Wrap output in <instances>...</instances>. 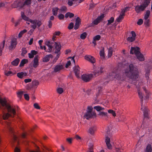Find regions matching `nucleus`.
<instances>
[{
  "label": "nucleus",
  "mask_w": 152,
  "mask_h": 152,
  "mask_svg": "<svg viewBox=\"0 0 152 152\" xmlns=\"http://www.w3.org/2000/svg\"><path fill=\"white\" fill-rule=\"evenodd\" d=\"M93 77L92 74H83L82 75V79L84 81L87 82L89 81Z\"/></svg>",
  "instance_id": "14"
},
{
  "label": "nucleus",
  "mask_w": 152,
  "mask_h": 152,
  "mask_svg": "<svg viewBox=\"0 0 152 152\" xmlns=\"http://www.w3.org/2000/svg\"><path fill=\"white\" fill-rule=\"evenodd\" d=\"M143 89L145 93V96L144 98V99L146 100L147 99H148L149 98V92L147 90H146L144 88H143Z\"/></svg>",
  "instance_id": "35"
},
{
  "label": "nucleus",
  "mask_w": 152,
  "mask_h": 152,
  "mask_svg": "<svg viewBox=\"0 0 152 152\" xmlns=\"http://www.w3.org/2000/svg\"><path fill=\"white\" fill-rule=\"evenodd\" d=\"M150 1L151 0H143L142 2L149 5L150 3Z\"/></svg>",
  "instance_id": "64"
},
{
  "label": "nucleus",
  "mask_w": 152,
  "mask_h": 152,
  "mask_svg": "<svg viewBox=\"0 0 152 152\" xmlns=\"http://www.w3.org/2000/svg\"><path fill=\"white\" fill-rule=\"evenodd\" d=\"M88 152H94L93 151V145L91 143L88 144Z\"/></svg>",
  "instance_id": "27"
},
{
  "label": "nucleus",
  "mask_w": 152,
  "mask_h": 152,
  "mask_svg": "<svg viewBox=\"0 0 152 152\" xmlns=\"http://www.w3.org/2000/svg\"><path fill=\"white\" fill-rule=\"evenodd\" d=\"M123 149L120 148H115V150L116 152H122L121 150H123Z\"/></svg>",
  "instance_id": "56"
},
{
  "label": "nucleus",
  "mask_w": 152,
  "mask_h": 152,
  "mask_svg": "<svg viewBox=\"0 0 152 152\" xmlns=\"http://www.w3.org/2000/svg\"><path fill=\"white\" fill-rule=\"evenodd\" d=\"M39 64V56L38 55H37L34 58L33 61V66L34 68H36L38 66Z\"/></svg>",
  "instance_id": "17"
},
{
  "label": "nucleus",
  "mask_w": 152,
  "mask_h": 152,
  "mask_svg": "<svg viewBox=\"0 0 152 152\" xmlns=\"http://www.w3.org/2000/svg\"><path fill=\"white\" fill-rule=\"evenodd\" d=\"M80 24V19L79 17H77L75 20V23L74 26V29L75 30L78 29Z\"/></svg>",
  "instance_id": "22"
},
{
  "label": "nucleus",
  "mask_w": 152,
  "mask_h": 152,
  "mask_svg": "<svg viewBox=\"0 0 152 152\" xmlns=\"http://www.w3.org/2000/svg\"><path fill=\"white\" fill-rule=\"evenodd\" d=\"M0 103L4 107L7 109L8 112L3 114V118L5 120L7 119L10 117H13L15 114V110L7 103L5 100L0 98Z\"/></svg>",
  "instance_id": "2"
},
{
  "label": "nucleus",
  "mask_w": 152,
  "mask_h": 152,
  "mask_svg": "<svg viewBox=\"0 0 152 152\" xmlns=\"http://www.w3.org/2000/svg\"><path fill=\"white\" fill-rule=\"evenodd\" d=\"M64 67L62 65H56L54 68V71L55 72H59L61 70L63 69Z\"/></svg>",
  "instance_id": "21"
},
{
  "label": "nucleus",
  "mask_w": 152,
  "mask_h": 152,
  "mask_svg": "<svg viewBox=\"0 0 152 152\" xmlns=\"http://www.w3.org/2000/svg\"><path fill=\"white\" fill-rule=\"evenodd\" d=\"M112 136L110 130L109 128H107L106 129L105 136V142L107 148L109 149H112V147L110 143V138Z\"/></svg>",
  "instance_id": "5"
},
{
  "label": "nucleus",
  "mask_w": 152,
  "mask_h": 152,
  "mask_svg": "<svg viewBox=\"0 0 152 152\" xmlns=\"http://www.w3.org/2000/svg\"><path fill=\"white\" fill-rule=\"evenodd\" d=\"M101 38V36L99 35H97L95 36L93 39H94L95 40H99Z\"/></svg>",
  "instance_id": "51"
},
{
  "label": "nucleus",
  "mask_w": 152,
  "mask_h": 152,
  "mask_svg": "<svg viewBox=\"0 0 152 152\" xmlns=\"http://www.w3.org/2000/svg\"><path fill=\"white\" fill-rule=\"evenodd\" d=\"M113 54V49L112 47H110L109 50H108V58H110V57L112 56V55Z\"/></svg>",
  "instance_id": "34"
},
{
  "label": "nucleus",
  "mask_w": 152,
  "mask_h": 152,
  "mask_svg": "<svg viewBox=\"0 0 152 152\" xmlns=\"http://www.w3.org/2000/svg\"><path fill=\"white\" fill-rule=\"evenodd\" d=\"M87 35V33L85 32H84L80 35V38L81 39H84L86 38Z\"/></svg>",
  "instance_id": "41"
},
{
  "label": "nucleus",
  "mask_w": 152,
  "mask_h": 152,
  "mask_svg": "<svg viewBox=\"0 0 152 152\" xmlns=\"http://www.w3.org/2000/svg\"><path fill=\"white\" fill-rule=\"evenodd\" d=\"M4 74H5L7 76H10L11 75H12V72L10 71H9L8 72H7L6 71H4Z\"/></svg>",
  "instance_id": "50"
},
{
  "label": "nucleus",
  "mask_w": 152,
  "mask_h": 152,
  "mask_svg": "<svg viewBox=\"0 0 152 152\" xmlns=\"http://www.w3.org/2000/svg\"><path fill=\"white\" fill-rule=\"evenodd\" d=\"M37 54V52L35 50H32L30 53H28V57L30 58H33L34 56Z\"/></svg>",
  "instance_id": "25"
},
{
  "label": "nucleus",
  "mask_w": 152,
  "mask_h": 152,
  "mask_svg": "<svg viewBox=\"0 0 152 152\" xmlns=\"http://www.w3.org/2000/svg\"><path fill=\"white\" fill-rule=\"evenodd\" d=\"M23 94V91H20L17 93V96L18 98L20 99Z\"/></svg>",
  "instance_id": "46"
},
{
  "label": "nucleus",
  "mask_w": 152,
  "mask_h": 152,
  "mask_svg": "<svg viewBox=\"0 0 152 152\" xmlns=\"http://www.w3.org/2000/svg\"><path fill=\"white\" fill-rule=\"evenodd\" d=\"M140 48L139 47H132L130 50V53L131 54L134 53L139 60L141 61H143L144 60V58L143 55L140 52Z\"/></svg>",
  "instance_id": "4"
},
{
  "label": "nucleus",
  "mask_w": 152,
  "mask_h": 152,
  "mask_svg": "<svg viewBox=\"0 0 152 152\" xmlns=\"http://www.w3.org/2000/svg\"><path fill=\"white\" fill-rule=\"evenodd\" d=\"M125 15V11H122L120 15L117 18L116 20L118 22H120L123 19L124 16Z\"/></svg>",
  "instance_id": "24"
},
{
  "label": "nucleus",
  "mask_w": 152,
  "mask_h": 152,
  "mask_svg": "<svg viewBox=\"0 0 152 152\" xmlns=\"http://www.w3.org/2000/svg\"><path fill=\"white\" fill-rule=\"evenodd\" d=\"M108 113L111 114L113 115L114 116H115L116 115V114L114 111L112 110H108Z\"/></svg>",
  "instance_id": "48"
},
{
  "label": "nucleus",
  "mask_w": 152,
  "mask_h": 152,
  "mask_svg": "<svg viewBox=\"0 0 152 152\" xmlns=\"http://www.w3.org/2000/svg\"><path fill=\"white\" fill-rule=\"evenodd\" d=\"M28 62V60L26 59H23L20 62V66H24V64Z\"/></svg>",
  "instance_id": "37"
},
{
  "label": "nucleus",
  "mask_w": 152,
  "mask_h": 152,
  "mask_svg": "<svg viewBox=\"0 0 152 152\" xmlns=\"http://www.w3.org/2000/svg\"><path fill=\"white\" fill-rule=\"evenodd\" d=\"M137 91L138 96L139 98L140 99L141 106V110L143 111V114L144 117H147L148 114V110L147 108H146L143 105V101L144 95L138 89Z\"/></svg>",
  "instance_id": "6"
},
{
  "label": "nucleus",
  "mask_w": 152,
  "mask_h": 152,
  "mask_svg": "<svg viewBox=\"0 0 152 152\" xmlns=\"http://www.w3.org/2000/svg\"><path fill=\"white\" fill-rule=\"evenodd\" d=\"M24 6L23 0H16L12 5V8H21Z\"/></svg>",
  "instance_id": "11"
},
{
  "label": "nucleus",
  "mask_w": 152,
  "mask_h": 152,
  "mask_svg": "<svg viewBox=\"0 0 152 152\" xmlns=\"http://www.w3.org/2000/svg\"><path fill=\"white\" fill-rule=\"evenodd\" d=\"M96 130V126H91L89 129L88 132L91 135L94 134V132Z\"/></svg>",
  "instance_id": "18"
},
{
  "label": "nucleus",
  "mask_w": 152,
  "mask_h": 152,
  "mask_svg": "<svg viewBox=\"0 0 152 152\" xmlns=\"http://www.w3.org/2000/svg\"><path fill=\"white\" fill-rule=\"evenodd\" d=\"M27 52V50L25 48H22V54L23 55H24Z\"/></svg>",
  "instance_id": "59"
},
{
  "label": "nucleus",
  "mask_w": 152,
  "mask_h": 152,
  "mask_svg": "<svg viewBox=\"0 0 152 152\" xmlns=\"http://www.w3.org/2000/svg\"><path fill=\"white\" fill-rule=\"evenodd\" d=\"M58 10H59V9L58 7H53L52 10L53 15L56 16L57 15Z\"/></svg>",
  "instance_id": "29"
},
{
  "label": "nucleus",
  "mask_w": 152,
  "mask_h": 152,
  "mask_svg": "<svg viewBox=\"0 0 152 152\" xmlns=\"http://www.w3.org/2000/svg\"><path fill=\"white\" fill-rule=\"evenodd\" d=\"M150 14V12L149 10H148L145 13L144 15V19L145 20L148 19Z\"/></svg>",
  "instance_id": "31"
},
{
  "label": "nucleus",
  "mask_w": 152,
  "mask_h": 152,
  "mask_svg": "<svg viewBox=\"0 0 152 152\" xmlns=\"http://www.w3.org/2000/svg\"><path fill=\"white\" fill-rule=\"evenodd\" d=\"M132 36L129 37L127 39V41L129 42H132L134 41L135 39L136 34L134 31H132L131 32Z\"/></svg>",
  "instance_id": "16"
},
{
  "label": "nucleus",
  "mask_w": 152,
  "mask_h": 152,
  "mask_svg": "<svg viewBox=\"0 0 152 152\" xmlns=\"http://www.w3.org/2000/svg\"><path fill=\"white\" fill-rule=\"evenodd\" d=\"M76 76L77 77H79L80 73V68L78 66H75L73 67Z\"/></svg>",
  "instance_id": "19"
},
{
  "label": "nucleus",
  "mask_w": 152,
  "mask_h": 152,
  "mask_svg": "<svg viewBox=\"0 0 152 152\" xmlns=\"http://www.w3.org/2000/svg\"><path fill=\"white\" fill-rule=\"evenodd\" d=\"M104 67L102 66L98 67L94 71L93 75L96 76L100 75L104 72Z\"/></svg>",
  "instance_id": "13"
},
{
  "label": "nucleus",
  "mask_w": 152,
  "mask_h": 152,
  "mask_svg": "<svg viewBox=\"0 0 152 152\" xmlns=\"http://www.w3.org/2000/svg\"><path fill=\"white\" fill-rule=\"evenodd\" d=\"M67 11L66 7L65 6H62L59 9V12L61 13H65Z\"/></svg>",
  "instance_id": "28"
},
{
  "label": "nucleus",
  "mask_w": 152,
  "mask_h": 152,
  "mask_svg": "<svg viewBox=\"0 0 152 152\" xmlns=\"http://www.w3.org/2000/svg\"><path fill=\"white\" fill-rule=\"evenodd\" d=\"M73 27L74 23H71L69 24L68 26V28L69 29H71L73 28Z\"/></svg>",
  "instance_id": "54"
},
{
  "label": "nucleus",
  "mask_w": 152,
  "mask_h": 152,
  "mask_svg": "<svg viewBox=\"0 0 152 152\" xmlns=\"http://www.w3.org/2000/svg\"><path fill=\"white\" fill-rule=\"evenodd\" d=\"M27 31V30L26 29H24L20 31L18 34V36L20 38L22 35Z\"/></svg>",
  "instance_id": "39"
},
{
  "label": "nucleus",
  "mask_w": 152,
  "mask_h": 152,
  "mask_svg": "<svg viewBox=\"0 0 152 152\" xmlns=\"http://www.w3.org/2000/svg\"><path fill=\"white\" fill-rule=\"evenodd\" d=\"M100 22L99 20L96 18L95 20H94L92 23H91L90 25V26H93L94 25H96L98 24Z\"/></svg>",
  "instance_id": "33"
},
{
  "label": "nucleus",
  "mask_w": 152,
  "mask_h": 152,
  "mask_svg": "<svg viewBox=\"0 0 152 152\" xmlns=\"http://www.w3.org/2000/svg\"><path fill=\"white\" fill-rule=\"evenodd\" d=\"M6 4L7 3L6 2H1L0 3V8L4 7Z\"/></svg>",
  "instance_id": "58"
},
{
  "label": "nucleus",
  "mask_w": 152,
  "mask_h": 152,
  "mask_svg": "<svg viewBox=\"0 0 152 152\" xmlns=\"http://www.w3.org/2000/svg\"><path fill=\"white\" fill-rule=\"evenodd\" d=\"M58 17L59 20H61L64 19V16L63 14L60 13L58 15Z\"/></svg>",
  "instance_id": "47"
},
{
  "label": "nucleus",
  "mask_w": 152,
  "mask_h": 152,
  "mask_svg": "<svg viewBox=\"0 0 152 152\" xmlns=\"http://www.w3.org/2000/svg\"><path fill=\"white\" fill-rule=\"evenodd\" d=\"M31 79H26L24 80V82L25 83H27L31 81Z\"/></svg>",
  "instance_id": "63"
},
{
  "label": "nucleus",
  "mask_w": 152,
  "mask_h": 152,
  "mask_svg": "<svg viewBox=\"0 0 152 152\" xmlns=\"http://www.w3.org/2000/svg\"><path fill=\"white\" fill-rule=\"evenodd\" d=\"M56 36H57V35H56V34H55V33L53 34V37H52V40L51 41H48V42H49L48 44H49V45H51L52 43H55L57 44H58L59 43L60 45H61L60 42H55V41L56 40L55 38L56 37Z\"/></svg>",
  "instance_id": "23"
},
{
  "label": "nucleus",
  "mask_w": 152,
  "mask_h": 152,
  "mask_svg": "<svg viewBox=\"0 0 152 152\" xmlns=\"http://www.w3.org/2000/svg\"><path fill=\"white\" fill-rule=\"evenodd\" d=\"M20 61V60L18 58H16L11 62L12 65L15 66H17L18 64Z\"/></svg>",
  "instance_id": "30"
},
{
  "label": "nucleus",
  "mask_w": 152,
  "mask_h": 152,
  "mask_svg": "<svg viewBox=\"0 0 152 152\" xmlns=\"http://www.w3.org/2000/svg\"><path fill=\"white\" fill-rule=\"evenodd\" d=\"M145 20L144 21V24L146 25L147 26H148L149 25V19H147L146 20Z\"/></svg>",
  "instance_id": "61"
},
{
  "label": "nucleus",
  "mask_w": 152,
  "mask_h": 152,
  "mask_svg": "<svg viewBox=\"0 0 152 152\" xmlns=\"http://www.w3.org/2000/svg\"><path fill=\"white\" fill-rule=\"evenodd\" d=\"M148 5V4L142 1L141 5H138L135 7V11L137 13H141L143 11Z\"/></svg>",
  "instance_id": "9"
},
{
  "label": "nucleus",
  "mask_w": 152,
  "mask_h": 152,
  "mask_svg": "<svg viewBox=\"0 0 152 152\" xmlns=\"http://www.w3.org/2000/svg\"><path fill=\"white\" fill-rule=\"evenodd\" d=\"M17 44V39L13 37L8 40L6 45L8 47L10 50H12L15 49Z\"/></svg>",
  "instance_id": "7"
},
{
  "label": "nucleus",
  "mask_w": 152,
  "mask_h": 152,
  "mask_svg": "<svg viewBox=\"0 0 152 152\" xmlns=\"http://www.w3.org/2000/svg\"><path fill=\"white\" fill-rule=\"evenodd\" d=\"M5 44V41L4 40L3 42L0 44V56L2 54V52L3 49L4 47Z\"/></svg>",
  "instance_id": "32"
},
{
  "label": "nucleus",
  "mask_w": 152,
  "mask_h": 152,
  "mask_svg": "<svg viewBox=\"0 0 152 152\" xmlns=\"http://www.w3.org/2000/svg\"><path fill=\"white\" fill-rule=\"evenodd\" d=\"M114 18L113 17H111L109 20H107L108 23L107 24V25L108 26L113 23L114 21Z\"/></svg>",
  "instance_id": "40"
},
{
  "label": "nucleus",
  "mask_w": 152,
  "mask_h": 152,
  "mask_svg": "<svg viewBox=\"0 0 152 152\" xmlns=\"http://www.w3.org/2000/svg\"><path fill=\"white\" fill-rule=\"evenodd\" d=\"M104 14H102L100 16H98L97 18L100 22L104 18Z\"/></svg>",
  "instance_id": "49"
},
{
  "label": "nucleus",
  "mask_w": 152,
  "mask_h": 152,
  "mask_svg": "<svg viewBox=\"0 0 152 152\" xmlns=\"http://www.w3.org/2000/svg\"><path fill=\"white\" fill-rule=\"evenodd\" d=\"M49 42H48V43ZM61 49V46L59 44H58L53 43H52L51 45H49L48 44V52H51L53 51L54 49H55V53H57V54L56 57L54 59L53 63V64L55 63L59 58L61 54L60 50Z\"/></svg>",
  "instance_id": "3"
},
{
  "label": "nucleus",
  "mask_w": 152,
  "mask_h": 152,
  "mask_svg": "<svg viewBox=\"0 0 152 152\" xmlns=\"http://www.w3.org/2000/svg\"><path fill=\"white\" fill-rule=\"evenodd\" d=\"M57 91L58 93L61 94L63 92V90L62 88H59L57 89Z\"/></svg>",
  "instance_id": "53"
},
{
  "label": "nucleus",
  "mask_w": 152,
  "mask_h": 152,
  "mask_svg": "<svg viewBox=\"0 0 152 152\" xmlns=\"http://www.w3.org/2000/svg\"><path fill=\"white\" fill-rule=\"evenodd\" d=\"M107 114V113H105L103 112L100 111L98 114V115L102 117L103 116H106Z\"/></svg>",
  "instance_id": "42"
},
{
  "label": "nucleus",
  "mask_w": 152,
  "mask_h": 152,
  "mask_svg": "<svg viewBox=\"0 0 152 152\" xmlns=\"http://www.w3.org/2000/svg\"><path fill=\"white\" fill-rule=\"evenodd\" d=\"M143 22V20L141 19H140L138 20V21H137V23L138 25H141L142 24Z\"/></svg>",
  "instance_id": "55"
},
{
  "label": "nucleus",
  "mask_w": 152,
  "mask_h": 152,
  "mask_svg": "<svg viewBox=\"0 0 152 152\" xmlns=\"http://www.w3.org/2000/svg\"><path fill=\"white\" fill-rule=\"evenodd\" d=\"M21 15L22 18L24 20L27 21L26 23L27 24H29V22L31 19H29L28 17L26 16L23 12H21Z\"/></svg>",
  "instance_id": "20"
},
{
  "label": "nucleus",
  "mask_w": 152,
  "mask_h": 152,
  "mask_svg": "<svg viewBox=\"0 0 152 152\" xmlns=\"http://www.w3.org/2000/svg\"><path fill=\"white\" fill-rule=\"evenodd\" d=\"M34 107L37 109H40V107L38 105V104L37 103H35L34 104Z\"/></svg>",
  "instance_id": "60"
},
{
  "label": "nucleus",
  "mask_w": 152,
  "mask_h": 152,
  "mask_svg": "<svg viewBox=\"0 0 152 152\" xmlns=\"http://www.w3.org/2000/svg\"><path fill=\"white\" fill-rule=\"evenodd\" d=\"M109 78L111 80L113 79L114 78L117 79H121V76L119 73L118 70L116 69H113L112 72L109 73Z\"/></svg>",
  "instance_id": "10"
},
{
  "label": "nucleus",
  "mask_w": 152,
  "mask_h": 152,
  "mask_svg": "<svg viewBox=\"0 0 152 152\" xmlns=\"http://www.w3.org/2000/svg\"><path fill=\"white\" fill-rule=\"evenodd\" d=\"M24 97L25 99L27 100H28L29 99V98L28 95L27 94H25L24 95Z\"/></svg>",
  "instance_id": "62"
},
{
  "label": "nucleus",
  "mask_w": 152,
  "mask_h": 152,
  "mask_svg": "<svg viewBox=\"0 0 152 152\" xmlns=\"http://www.w3.org/2000/svg\"><path fill=\"white\" fill-rule=\"evenodd\" d=\"M152 151L151 146V145L148 144L147 146L145 152H151Z\"/></svg>",
  "instance_id": "36"
},
{
  "label": "nucleus",
  "mask_w": 152,
  "mask_h": 152,
  "mask_svg": "<svg viewBox=\"0 0 152 152\" xmlns=\"http://www.w3.org/2000/svg\"><path fill=\"white\" fill-rule=\"evenodd\" d=\"M125 119V117L123 115L120 116L118 118V121H124Z\"/></svg>",
  "instance_id": "44"
},
{
  "label": "nucleus",
  "mask_w": 152,
  "mask_h": 152,
  "mask_svg": "<svg viewBox=\"0 0 152 152\" xmlns=\"http://www.w3.org/2000/svg\"><path fill=\"white\" fill-rule=\"evenodd\" d=\"M85 58L92 64L95 63L96 60L95 58L93 56L89 55H86L85 56Z\"/></svg>",
  "instance_id": "15"
},
{
  "label": "nucleus",
  "mask_w": 152,
  "mask_h": 152,
  "mask_svg": "<svg viewBox=\"0 0 152 152\" xmlns=\"http://www.w3.org/2000/svg\"><path fill=\"white\" fill-rule=\"evenodd\" d=\"M100 55L102 58H104V49L101 50L99 52Z\"/></svg>",
  "instance_id": "43"
},
{
  "label": "nucleus",
  "mask_w": 152,
  "mask_h": 152,
  "mask_svg": "<svg viewBox=\"0 0 152 152\" xmlns=\"http://www.w3.org/2000/svg\"><path fill=\"white\" fill-rule=\"evenodd\" d=\"M27 73L25 72H21L17 73V76L20 78L22 79L26 76Z\"/></svg>",
  "instance_id": "26"
},
{
  "label": "nucleus",
  "mask_w": 152,
  "mask_h": 152,
  "mask_svg": "<svg viewBox=\"0 0 152 152\" xmlns=\"http://www.w3.org/2000/svg\"><path fill=\"white\" fill-rule=\"evenodd\" d=\"M94 109L98 111H100L101 110H102L104 109V108H103L99 106H94Z\"/></svg>",
  "instance_id": "38"
},
{
  "label": "nucleus",
  "mask_w": 152,
  "mask_h": 152,
  "mask_svg": "<svg viewBox=\"0 0 152 152\" xmlns=\"http://www.w3.org/2000/svg\"><path fill=\"white\" fill-rule=\"evenodd\" d=\"M29 22V23H31V27L34 30L37 27V26L39 27L42 24L40 21L36 20H32L31 19Z\"/></svg>",
  "instance_id": "12"
},
{
  "label": "nucleus",
  "mask_w": 152,
  "mask_h": 152,
  "mask_svg": "<svg viewBox=\"0 0 152 152\" xmlns=\"http://www.w3.org/2000/svg\"><path fill=\"white\" fill-rule=\"evenodd\" d=\"M31 0H26L23 3L24 6V5H28L30 4L31 3Z\"/></svg>",
  "instance_id": "45"
},
{
  "label": "nucleus",
  "mask_w": 152,
  "mask_h": 152,
  "mask_svg": "<svg viewBox=\"0 0 152 152\" xmlns=\"http://www.w3.org/2000/svg\"><path fill=\"white\" fill-rule=\"evenodd\" d=\"M92 107L90 106H88L87 112L84 115V117L87 119L88 120L96 116V113L92 111Z\"/></svg>",
  "instance_id": "8"
},
{
  "label": "nucleus",
  "mask_w": 152,
  "mask_h": 152,
  "mask_svg": "<svg viewBox=\"0 0 152 152\" xmlns=\"http://www.w3.org/2000/svg\"><path fill=\"white\" fill-rule=\"evenodd\" d=\"M124 73L130 79L135 80L138 78L139 72L137 66L132 64H127L124 66Z\"/></svg>",
  "instance_id": "1"
},
{
  "label": "nucleus",
  "mask_w": 152,
  "mask_h": 152,
  "mask_svg": "<svg viewBox=\"0 0 152 152\" xmlns=\"http://www.w3.org/2000/svg\"><path fill=\"white\" fill-rule=\"evenodd\" d=\"M83 91L84 92H86V94L88 95H89L91 93V90H85V89H83Z\"/></svg>",
  "instance_id": "57"
},
{
  "label": "nucleus",
  "mask_w": 152,
  "mask_h": 152,
  "mask_svg": "<svg viewBox=\"0 0 152 152\" xmlns=\"http://www.w3.org/2000/svg\"><path fill=\"white\" fill-rule=\"evenodd\" d=\"M7 128L9 130V131L12 132V128L11 126L10 125V123H7Z\"/></svg>",
  "instance_id": "52"
}]
</instances>
